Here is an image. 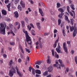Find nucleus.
Returning <instances> with one entry per match:
<instances>
[{
	"instance_id": "nucleus-1",
	"label": "nucleus",
	"mask_w": 77,
	"mask_h": 77,
	"mask_svg": "<svg viewBox=\"0 0 77 77\" xmlns=\"http://www.w3.org/2000/svg\"><path fill=\"white\" fill-rule=\"evenodd\" d=\"M0 33L1 35H5L6 34V25L5 22H2L0 24Z\"/></svg>"
},
{
	"instance_id": "nucleus-2",
	"label": "nucleus",
	"mask_w": 77,
	"mask_h": 77,
	"mask_svg": "<svg viewBox=\"0 0 77 77\" xmlns=\"http://www.w3.org/2000/svg\"><path fill=\"white\" fill-rule=\"evenodd\" d=\"M23 32L25 34L26 41L28 44H30V45H32V42L30 37V36H29V35H28V32L27 31H23Z\"/></svg>"
},
{
	"instance_id": "nucleus-3",
	"label": "nucleus",
	"mask_w": 77,
	"mask_h": 77,
	"mask_svg": "<svg viewBox=\"0 0 77 77\" xmlns=\"http://www.w3.org/2000/svg\"><path fill=\"white\" fill-rule=\"evenodd\" d=\"M38 39L39 41L35 43V44L36 46L35 47L36 49H38L39 48V47L40 48H42V44L41 43V38H39Z\"/></svg>"
},
{
	"instance_id": "nucleus-4",
	"label": "nucleus",
	"mask_w": 77,
	"mask_h": 77,
	"mask_svg": "<svg viewBox=\"0 0 77 77\" xmlns=\"http://www.w3.org/2000/svg\"><path fill=\"white\" fill-rule=\"evenodd\" d=\"M12 69L13 70H10L9 73V75L10 77L13 76L14 75V74H15L16 73V70H15V68L13 66L12 67Z\"/></svg>"
},
{
	"instance_id": "nucleus-5",
	"label": "nucleus",
	"mask_w": 77,
	"mask_h": 77,
	"mask_svg": "<svg viewBox=\"0 0 77 77\" xmlns=\"http://www.w3.org/2000/svg\"><path fill=\"white\" fill-rule=\"evenodd\" d=\"M63 48L64 51L66 52V54H68V49L66 47V43L65 42L63 43Z\"/></svg>"
},
{
	"instance_id": "nucleus-6",
	"label": "nucleus",
	"mask_w": 77,
	"mask_h": 77,
	"mask_svg": "<svg viewBox=\"0 0 77 77\" xmlns=\"http://www.w3.org/2000/svg\"><path fill=\"white\" fill-rule=\"evenodd\" d=\"M60 43H58L57 48H56V50L58 53H60Z\"/></svg>"
},
{
	"instance_id": "nucleus-7",
	"label": "nucleus",
	"mask_w": 77,
	"mask_h": 77,
	"mask_svg": "<svg viewBox=\"0 0 77 77\" xmlns=\"http://www.w3.org/2000/svg\"><path fill=\"white\" fill-rule=\"evenodd\" d=\"M56 64H54L53 65L54 66H55V67H57V68L59 69H60L61 67L60 65H59L58 63V62H57V61H55Z\"/></svg>"
},
{
	"instance_id": "nucleus-8",
	"label": "nucleus",
	"mask_w": 77,
	"mask_h": 77,
	"mask_svg": "<svg viewBox=\"0 0 77 77\" xmlns=\"http://www.w3.org/2000/svg\"><path fill=\"white\" fill-rule=\"evenodd\" d=\"M20 4L22 8H25V3L24 2L21 0L20 2Z\"/></svg>"
},
{
	"instance_id": "nucleus-9",
	"label": "nucleus",
	"mask_w": 77,
	"mask_h": 77,
	"mask_svg": "<svg viewBox=\"0 0 77 77\" xmlns=\"http://www.w3.org/2000/svg\"><path fill=\"white\" fill-rule=\"evenodd\" d=\"M59 41V38H58L57 39L55 42L54 44L53 45V47L54 48H56L57 47V43Z\"/></svg>"
},
{
	"instance_id": "nucleus-10",
	"label": "nucleus",
	"mask_w": 77,
	"mask_h": 77,
	"mask_svg": "<svg viewBox=\"0 0 77 77\" xmlns=\"http://www.w3.org/2000/svg\"><path fill=\"white\" fill-rule=\"evenodd\" d=\"M16 69L17 70V72L18 74V75H19V77H22V75H21V73L20 72L18 71V67H17V66H16Z\"/></svg>"
},
{
	"instance_id": "nucleus-11",
	"label": "nucleus",
	"mask_w": 77,
	"mask_h": 77,
	"mask_svg": "<svg viewBox=\"0 0 77 77\" xmlns=\"http://www.w3.org/2000/svg\"><path fill=\"white\" fill-rule=\"evenodd\" d=\"M47 63L48 64H50L51 63V60L50 59V57L49 56H48V59L47 60Z\"/></svg>"
},
{
	"instance_id": "nucleus-12",
	"label": "nucleus",
	"mask_w": 77,
	"mask_h": 77,
	"mask_svg": "<svg viewBox=\"0 0 77 77\" xmlns=\"http://www.w3.org/2000/svg\"><path fill=\"white\" fill-rule=\"evenodd\" d=\"M14 17L16 18H18V16L19 15L18 14V12L16 11L14 12Z\"/></svg>"
},
{
	"instance_id": "nucleus-13",
	"label": "nucleus",
	"mask_w": 77,
	"mask_h": 77,
	"mask_svg": "<svg viewBox=\"0 0 77 77\" xmlns=\"http://www.w3.org/2000/svg\"><path fill=\"white\" fill-rule=\"evenodd\" d=\"M64 16L65 17V20H66V21H68V23H70V21H69V19H68V16L66 15H64Z\"/></svg>"
},
{
	"instance_id": "nucleus-14",
	"label": "nucleus",
	"mask_w": 77,
	"mask_h": 77,
	"mask_svg": "<svg viewBox=\"0 0 77 77\" xmlns=\"http://www.w3.org/2000/svg\"><path fill=\"white\" fill-rule=\"evenodd\" d=\"M2 14L4 15H6L7 14V12H6V11L4 9L2 10Z\"/></svg>"
},
{
	"instance_id": "nucleus-15",
	"label": "nucleus",
	"mask_w": 77,
	"mask_h": 77,
	"mask_svg": "<svg viewBox=\"0 0 77 77\" xmlns=\"http://www.w3.org/2000/svg\"><path fill=\"white\" fill-rule=\"evenodd\" d=\"M39 10L40 13V14L41 16H42V17H44V13H43V12L42 11V9L39 8Z\"/></svg>"
},
{
	"instance_id": "nucleus-16",
	"label": "nucleus",
	"mask_w": 77,
	"mask_h": 77,
	"mask_svg": "<svg viewBox=\"0 0 77 77\" xmlns=\"http://www.w3.org/2000/svg\"><path fill=\"white\" fill-rule=\"evenodd\" d=\"M58 61L60 62L61 67H65V66L63 64H62V60H59Z\"/></svg>"
},
{
	"instance_id": "nucleus-17",
	"label": "nucleus",
	"mask_w": 77,
	"mask_h": 77,
	"mask_svg": "<svg viewBox=\"0 0 77 77\" xmlns=\"http://www.w3.org/2000/svg\"><path fill=\"white\" fill-rule=\"evenodd\" d=\"M14 63L13 62V61L12 60H11L9 63V66H10V67H9V68H10L11 67V66H12V65Z\"/></svg>"
},
{
	"instance_id": "nucleus-18",
	"label": "nucleus",
	"mask_w": 77,
	"mask_h": 77,
	"mask_svg": "<svg viewBox=\"0 0 77 77\" xmlns=\"http://www.w3.org/2000/svg\"><path fill=\"white\" fill-rule=\"evenodd\" d=\"M35 72L36 74H41V71L39 70H36L35 71Z\"/></svg>"
},
{
	"instance_id": "nucleus-19",
	"label": "nucleus",
	"mask_w": 77,
	"mask_h": 77,
	"mask_svg": "<svg viewBox=\"0 0 77 77\" xmlns=\"http://www.w3.org/2000/svg\"><path fill=\"white\" fill-rule=\"evenodd\" d=\"M48 70L49 72H51L53 70V68L51 66H50L48 68Z\"/></svg>"
},
{
	"instance_id": "nucleus-20",
	"label": "nucleus",
	"mask_w": 77,
	"mask_h": 77,
	"mask_svg": "<svg viewBox=\"0 0 77 77\" xmlns=\"http://www.w3.org/2000/svg\"><path fill=\"white\" fill-rule=\"evenodd\" d=\"M64 15V13H61L58 15V17L60 18H62V16Z\"/></svg>"
},
{
	"instance_id": "nucleus-21",
	"label": "nucleus",
	"mask_w": 77,
	"mask_h": 77,
	"mask_svg": "<svg viewBox=\"0 0 77 77\" xmlns=\"http://www.w3.org/2000/svg\"><path fill=\"white\" fill-rule=\"evenodd\" d=\"M42 63V61H37L35 62V65H40Z\"/></svg>"
},
{
	"instance_id": "nucleus-22",
	"label": "nucleus",
	"mask_w": 77,
	"mask_h": 77,
	"mask_svg": "<svg viewBox=\"0 0 77 77\" xmlns=\"http://www.w3.org/2000/svg\"><path fill=\"white\" fill-rule=\"evenodd\" d=\"M77 32H76V30H74V31L73 32V37H75L76 36Z\"/></svg>"
},
{
	"instance_id": "nucleus-23",
	"label": "nucleus",
	"mask_w": 77,
	"mask_h": 77,
	"mask_svg": "<svg viewBox=\"0 0 77 77\" xmlns=\"http://www.w3.org/2000/svg\"><path fill=\"white\" fill-rule=\"evenodd\" d=\"M58 10V11H60V12L61 13H63V12H64V11H63V10L62 8H59Z\"/></svg>"
},
{
	"instance_id": "nucleus-24",
	"label": "nucleus",
	"mask_w": 77,
	"mask_h": 77,
	"mask_svg": "<svg viewBox=\"0 0 77 77\" xmlns=\"http://www.w3.org/2000/svg\"><path fill=\"white\" fill-rule=\"evenodd\" d=\"M36 25L37 26V27L39 29H41V26H40V23H36Z\"/></svg>"
},
{
	"instance_id": "nucleus-25",
	"label": "nucleus",
	"mask_w": 77,
	"mask_h": 77,
	"mask_svg": "<svg viewBox=\"0 0 77 77\" xmlns=\"http://www.w3.org/2000/svg\"><path fill=\"white\" fill-rule=\"evenodd\" d=\"M60 6L61 5L59 3H57V8H59L60 7Z\"/></svg>"
},
{
	"instance_id": "nucleus-26",
	"label": "nucleus",
	"mask_w": 77,
	"mask_h": 77,
	"mask_svg": "<svg viewBox=\"0 0 77 77\" xmlns=\"http://www.w3.org/2000/svg\"><path fill=\"white\" fill-rule=\"evenodd\" d=\"M70 7L72 10H74L75 9L74 5L73 4L72 5H70Z\"/></svg>"
},
{
	"instance_id": "nucleus-27",
	"label": "nucleus",
	"mask_w": 77,
	"mask_h": 77,
	"mask_svg": "<svg viewBox=\"0 0 77 77\" xmlns=\"http://www.w3.org/2000/svg\"><path fill=\"white\" fill-rule=\"evenodd\" d=\"M70 32H72V31H73L74 30V26L71 27V26H69Z\"/></svg>"
},
{
	"instance_id": "nucleus-28",
	"label": "nucleus",
	"mask_w": 77,
	"mask_h": 77,
	"mask_svg": "<svg viewBox=\"0 0 77 77\" xmlns=\"http://www.w3.org/2000/svg\"><path fill=\"white\" fill-rule=\"evenodd\" d=\"M32 73L33 75L35 74V69L33 68H32Z\"/></svg>"
},
{
	"instance_id": "nucleus-29",
	"label": "nucleus",
	"mask_w": 77,
	"mask_h": 77,
	"mask_svg": "<svg viewBox=\"0 0 77 77\" xmlns=\"http://www.w3.org/2000/svg\"><path fill=\"white\" fill-rule=\"evenodd\" d=\"M71 23L72 24V25H73L74 24V20L73 19H70Z\"/></svg>"
},
{
	"instance_id": "nucleus-30",
	"label": "nucleus",
	"mask_w": 77,
	"mask_h": 77,
	"mask_svg": "<svg viewBox=\"0 0 77 77\" xmlns=\"http://www.w3.org/2000/svg\"><path fill=\"white\" fill-rule=\"evenodd\" d=\"M49 12L51 13V14L52 15H53L54 14V12H53V11H52V10H50Z\"/></svg>"
},
{
	"instance_id": "nucleus-31",
	"label": "nucleus",
	"mask_w": 77,
	"mask_h": 77,
	"mask_svg": "<svg viewBox=\"0 0 77 77\" xmlns=\"http://www.w3.org/2000/svg\"><path fill=\"white\" fill-rule=\"evenodd\" d=\"M21 24H22V27H24L25 25L24 24V22L23 21H22L21 22Z\"/></svg>"
},
{
	"instance_id": "nucleus-32",
	"label": "nucleus",
	"mask_w": 77,
	"mask_h": 77,
	"mask_svg": "<svg viewBox=\"0 0 77 77\" xmlns=\"http://www.w3.org/2000/svg\"><path fill=\"white\" fill-rule=\"evenodd\" d=\"M20 57H21V59H24V57H26V56L24 54H23V55L22 54H21Z\"/></svg>"
},
{
	"instance_id": "nucleus-33",
	"label": "nucleus",
	"mask_w": 77,
	"mask_h": 77,
	"mask_svg": "<svg viewBox=\"0 0 77 77\" xmlns=\"http://www.w3.org/2000/svg\"><path fill=\"white\" fill-rule=\"evenodd\" d=\"M18 9L20 10V11H22V8H21V5H18Z\"/></svg>"
},
{
	"instance_id": "nucleus-34",
	"label": "nucleus",
	"mask_w": 77,
	"mask_h": 77,
	"mask_svg": "<svg viewBox=\"0 0 77 77\" xmlns=\"http://www.w3.org/2000/svg\"><path fill=\"white\" fill-rule=\"evenodd\" d=\"M61 23V20L60 19H59L58 20V25L60 26Z\"/></svg>"
},
{
	"instance_id": "nucleus-35",
	"label": "nucleus",
	"mask_w": 77,
	"mask_h": 77,
	"mask_svg": "<svg viewBox=\"0 0 77 77\" xmlns=\"http://www.w3.org/2000/svg\"><path fill=\"white\" fill-rule=\"evenodd\" d=\"M48 73V71H45V72H44L43 73V75H44L45 76V75H47V73Z\"/></svg>"
},
{
	"instance_id": "nucleus-36",
	"label": "nucleus",
	"mask_w": 77,
	"mask_h": 77,
	"mask_svg": "<svg viewBox=\"0 0 77 77\" xmlns=\"http://www.w3.org/2000/svg\"><path fill=\"white\" fill-rule=\"evenodd\" d=\"M25 50H26V51H27V52H28V53H30V50L27 48H25Z\"/></svg>"
},
{
	"instance_id": "nucleus-37",
	"label": "nucleus",
	"mask_w": 77,
	"mask_h": 77,
	"mask_svg": "<svg viewBox=\"0 0 77 77\" xmlns=\"http://www.w3.org/2000/svg\"><path fill=\"white\" fill-rule=\"evenodd\" d=\"M67 12L69 13V6H67Z\"/></svg>"
},
{
	"instance_id": "nucleus-38",
	"label": "nucleus",
	"mask_w": 77,
	"mask_h": 77,
	"mask_svg": "<svg viewBox=\"0 0 77 77\" xmlns=\"http://www.w3.org/2000/svg\"><path fill=\"white\" fill-rule=\"evenodd\" d=\"M67 44L68 45L69 47H71V44H70V41H67Z\"/></svg>"
},
{
	"instance_id": "nucleus-39",
	"label": "nucleus",
	"mask_w": 77,
	"mask_h": 77,
	"mask_svg": "<svg viewBox=\"0 0 77 77\" xmlns=\"http://www.w3.org/2000/svg\"><path fill=\"white\" fill-rule=\"evenodd\" d=\"M9 0H5V4H8L9 3Z\"/></svg>"
},
{
	"instance_id": "nucleus-40",
	"label": "nucleus",
	"mask_w": 77,
	"mask_h": 77,
	"mask_svg": "<svg viewBox=\"0 0 77 77\" xmlns=\"http://www.w3.org/2000/svg\"><path fill=\"white\" fill-rule=\"evenodd\" d=\"M75 60L76 63V64H77V57L76 56L75 57Z\"/></svg>"
},
{
	"instance_id": "nucleus-41",
	"label": "nucleus",
	"mask_w": 77,
	"mask_h": 77,
	"mask_svg": "<svg viewBox=\"0 0 77 77\" xmlns=\"http://www.w3.org/2000/svg\"><path fill=\"white\" fill-rule=\"evenodd\" d=\"M50 34L49 32L47 33L45 32L44 33V36H47V35H48Z\"/></svg>"
},
{
	"instance_id": "nucleus-42",
	"label": "nucleus",
	"mask_w": 77,
	"mask_h": 77,
	"mask_svg": "<svg viewBox=\"0 0 77 77\" xmlns=\"http://www.w3.org/2000/svg\"><path fill=\"white\" fill-rule=\"evenodd\" d=\"M32 67L29 66V70L30 72H31L32 71Z\"/></svg>"
},
{
	"instance_id": "nucleus-43",
	"label": "nucleus",
	"mask_w": 77,
	"mask_h": 77,
	"mask_svg": "<svg viewBox=\"0 0 77 77\" xmlns=\"http://www.w3.org/2000/svg\"><path fill=\"white\" fill-rule=\"evenodd\" d=\"M29 1L30 2L31 4H32V5L34 3L33 1H32V0H29Z\"/></svg>"
},
{
	"instance_id": "nucleus-44",
	"label": "nucleus",
	"mask_w": 77,
	"mask_h": 77,
	"mask_svg": "<svg viewBox=\"0 0 77 77\" xmlns=\"http://www.w3.org/2000/svg\"><path fill=\"white\" fill-rule=\"evenodd\" d=\"M19 2V0H15L14 1V3L15 4H17Z\"/></svg>"
},
{
	"instance_id": "nucleus-45",
	"label": "nucleus",
	"mask_w": 77,
	"mask_h": 77,
	"mask_svg": "<svg viewBox=\"0 0 77 77\" xmlns=\"http://www.w3.org/2000/svg\"><path fill=\"white\" fill-rule=\"evenodd\" d=\"M9 26L10 27H11V28H13V25H12V24H9Z\"/></svg>"
},
{
	"instance_id": "nucleus-46",
	"label": "nucleus",
	"mask_w": 77,
	"mask_h": 77,
	"mask_svg": "<svg viewBox=\"0 0 77 77\" xmlns=\"http://www.w3.org/2000/svg\"><path fill=\"white\" fill-rule=\"evenodd\" d=\"M7 7L8 8H10V7H11V4H8V5H7Z\"/></svg>"
},
{
	"instance_id": "nucleus-47",
	"label": "nucleus",
	"mask_w": 77,
	"mask_h": 77,
	"mask_svg": "<svg viewBox=\"0 0 77 77\" xmlns=\"http://www.w3.org/2000/svg\"><path fill=\"white\" fill-rule=\"evenodd\" d=\"M58 31H57V29H55L54 31V34H55L56 33H57Z\"/></svg>"
},
{
	"instance_id": "nucleus-48",
	"label": "nucleus",
	"mask_w": 77,
	"mask_h": 77,
	"mask_svg": "<svg viewBox=\"0 0 77 77\" xmlns=\"http://www.w3.org/2000/svg\"><path fill=\"white\" fill-rule=\"evenodd\" d=\"M18 61L19 63H20V62H21L22 61V60H21V58H20L18 60Z\"/></svg>"
},
{
	"instance_id": "nucleus-49",
	"label": "nucleus",
	"mask_w": 77,
	"mask_h": 77,
	"mask_svg": "<svg viewBox=\"0 0 77 77\" xmlns=\"http://www.w3.org/2000/svg\"><path fill=\"white\" fill-rule=\"evenodd\" d=\"M51 52H52V56H54V50H52Z\"/></svg>"
},
{
	"instance_id": "nucleus-50",
	"label": "nucleus",
	"mask_w": 77,
	"mask_h": 77,
	"mask_svg": "<svg viewBox=\"0 0 77 77\" xmlns=\"http://www.w3.org/2000/svg\"><path fill=\"white\" fill-rule=\"evenodd\" d=\"M10 44L11 45H14L15 44L14 42H10Z\"/></svg>"
},
{
	"instance_id": "nucleus-51",
	"label": "nucleus",
	"mask_w": 77,
	"mask_h": 77,
	"mask_svg": "<svg viewBox=\"0 0 77 77\" xmlns=\"http://www.w3.org/2000/svg\"><path fill=\"white\" fill-rule=\"evenodd\" d=\"M74 50H72L71 51V53L72 55V54H74Z\"/></svg>"
},
{
	"instance_id": "nucleus-52",
	"label": "nucleus",
	"mask_w": 77,
	"mask_h": 77,
	"mask_svg": "<svg viewBox=\"0 0 77 77\" xmlns=\"http://www.w3.org/2000/svg\"><path fill=\"white\" fill-rule=\"evenodd\" d=\"M25 20L26 23H28V19H27V18H26L25 19Z\"/></svg>"
},
{
	"instance_id": "nucleus-53",
	"label": "nucleus",
	"mask_w": 77,
	"mask_h": 77,
	"mask_svg": "<svg viewBox=\"0 0 77 77\" xmlns=\"http://www.w3.org/2000/svg\"><path fill=\"white\" fill-rule=\"evenodd\" d=\"M69 13H70V15H71V16H72V17H73V16H74V15H73V14H72V13L71 12H69Z\"/></svg>"
},
{
	"instance_id": "nucleus-54",
	"label": "nucleus",
	"mask_w": 77,
	"mask_h": 77,
	"mask_svg": "<svg viewBox=\"0 0 77 77\" xmlns=\"http://www.w3.org/2000/svg\"><path fill=\"white\" fill-rule=\"evenodd\" d=\"M51 20L53 21H55V19H54V18H53V17H51Z\"/></svg>"
},
{
	"instance_id": "nucleus-55",
	"label": "nucleus",
	"mask_w": 77,
	"mask_h": 77,
	"mask_svg": "<svg viewBox=\"0 0 77 77\" xmlns=\"http://www.w3.org/2000/svg\"><path fill=\"white\" fill-rule=\"evenodd\" d=\"M30 26H31L32 27V28H33V29H34V26H33V24H32V23H31L30 24Z\"/></svg>"
},
{
	"instance_id": "nucleus-56",
	"label": "nucleus",
	"mask_w": 77,
	"mask_h": 77,
	"mask_svg": "<svg viewBox=\"0 0 77 77\" xmlns=\"http://www.w3.org/2000/svg\"><path fill=\"white\" fill-rule=\"evenodd\" d=\"M20 23H19V26H18V27H17V29H18V30H19V29H20Z\"/></svg>"
},
{
	"instance_id": "nucleus-57",
	"label": "nucleus",
	"mask_w": 77,
	"mask_h": 77,
	"mask_svg": "<svg viewBox=\"0 0 77 77\" xmlns=\"http://www.w3.org/2000/svg\"><path fill=\"white\" fill-rule=\"evenodd\" d=\"M3 56L4 57H5L6 58V57H7V55L6 54H4L3 55Z\"/></svg>"
},
{
	"instance_id": "nucleus-58",
	"label": "nucleus",
	"mask_w": 77,
	"mask_h": 77,
	"mask_svg": "<svg viewBox=\"0 0 77 77\" xmlns=\"http://www.w3.org/2000/svg\"><path fill=\"white\" fill-rule=\"evenodd\" d=\"M36 68H38V69L39 68V66H38V65H36Z\"/></svg>"
},
{
	"instance_id": "nucleus-59",
	"label": "nucleus",
	"mask_w": 77,
	"mask_h": 77,
	"mask_svg": "<svg viewBox=\"0 0 77 77\" xmlns=\"http://www.w3.org/2000/svg\"><path fill=\"white\" fill-rule=\"evenodd\" d=\"M28 9L29 11V12H31L32 11V10L30 9V8H28Z\"/></svg>"
},
{
	"instance_id": "nucleus-60",
	"label": "nucleus",
	"mask_w": 77,
	"mask_h": 77,
	"mask_svg": "<svg viewBox=\"0 0 77 77\" xmlns=\"http://www.w3.org/2000/svg\"><path fill=\"white\" fill-rule=\"evenodd\" d=\"M55 57H57V58H59V55L57 54L55 55Z\"/></svg>"
},
{
	"instance_id": "nucleus-61",
	"label": "nucleus",
	"mask_w": 77,
	"mask_h": 77,
	"mask_svg": "<svg viewBox=\"0 0 77 77\" xmlns=\"http://www.w3.org/2000/svg\"><path fill=\"white\" fill-rule=\"evenodd\" d=\"M44 21V17H42V22H43Z\"/></svg>"
},
{
	"instance_id": "nucleus-62",
	"label": "nucleus",
	"mask_w": 77,
	"mask_h": 77,
	"mask_svg": "<svg viewBox=\"0 0 77 77\" xmlns=\"http://www.w3.org/2000/svg\"><path fill=\"white\" fill-rule=\"evenodd\" d=\"M68 1H69V2L70 4V3H72V1H71V0H69Z\"/></svg>"
},
{
	"instance_id": "nucleus-63",
	"label": "nucleus",
	"mask_w": 77,
	"mask_h": 77,
	"mask_svg": "<svg viewBox=\"0 0 77 77\" xmlns=\"http://www.w3.org/2000/svg\"><path fill=\"white\" fill-rule=\"evenodd\" d=\"M66 71L67 72H68L69 71V68H66Z\"/></svg>"
},
{
	"instance_id": "nucleus-64",
	"label": "nucleus",
	"mask_w": 77,
	"mask_h": 77,
	"mask_svg": "<svg viewBox=\"0 0 77 77\" xmlns=\"http://www.w3.org/2000/svg\"><path fill=\"white\" fill-rule=\"evenodd\" d=\"M51 77V75H49L47 76V77Z\"/></svg>"
}]
</instances>
